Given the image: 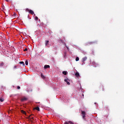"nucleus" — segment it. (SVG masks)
Here are the masks:
<instances>
[{
  "instance_id": "1",
  "label": "nucleus",
  "mask_w": 124,
  "mask_h": 124,
  "mask_svg": "<svg viewBox=\"0 0 124 124\" xmlns=\"http://www.w3.org/2000/svg\"><path fill=\"white\" fill-rule=\"evenodd\" d=\"M81 116L82 117V118L85 120V118H86V112L81 110Z\"/></svg>"
},
{
  "instance_id": "2",
  "label": "nucleus",
  "mask_w": 124,
  "mask_h": 124,
  "mask_svg": "<svg viewBox=\"0 0 124 124\" xmlns=\"http://www.w3.org/2000/svg\"><path fill=\"white\" fill-rule=\"evenodd\" d=\"M64 124H73V122H71V121H69V122H66V121H65V122H64Z\"/></svg>"
},
{
  "instance_id": "3",
  "label": "nucleus",
  "mask_w": 124,
  "mask_h": 124,
  "mask_svg": "<svg viewBox=\"0 0 124 124\" xmlns=\"http://www.w3.org/2000/svg\"><path fill=\"white\" fill-rule=\"evenodd\" d=\"M45 45L46 46L49 47V41L48 40H46V43H45Z\"/></svg>"
},
{
  "instance_id": "4",
  "label": "nucleus",
  "mask_w": 124,
  "mask_h": 124,
  "mask_svg": "<svg viewBox=\"0 0 124 124\" xmlns=\"http://www.w3.org/2000/svg\"><path fill=\"white\" fill-rule=\"evenodd\" d=\"M93 43H95V42H90L87 43L86 44V46H88V45H91V44H93Z\"/></svg>"
},
{
  "instance_id": "5",
  "label": "nucleus",
  "mask_w": 124,
  "mask_h": 124,
  "mask_svg": "<svg viewBox=\"0 0 124 124\" xmlns=\"http://www.w3.org/2000/svg\"><path fill=\"white\" fill-rule=\"evenodd\" d=\"M87 59H88V58L87 57H85L84 58H82V62H86V60Z\"/></svg>"
},
{
  "instance_id": "6",
  "label": "nucleus",
  "mask_w": 124,
  "mask_h": 124,
  "mask_svg": "<svg viewBox=\"0 0 124 124\" xmlns=\"http://www.w3.org/2000/svg\"><path fill=\"white\" fill-rule=\"evenodd\" d=\"M75 75L77 77V78H78L80 77V74L78 73V72H77L76 73Z\"/></svg>"
},
{
  "instance_id": "7",
  "label": "nucleus",
  "mask_w": 124,
  "mask_h": 124,
  "mask_svg": "<svg viewBox=\"0 0 124 124\" xmlns=\"http://www.w3.org/2000/svg\"><path fill=\"white\" fill-rule=\"evenodd\" d=\"M44 68H45V69H46L47 68H50V65H45L44 66Z\"/></svg>"
},
{
  "instance_id": "8",
  "label": "nucleus",
  "mask_w": 124,
  "mask_h": 124,
  "mask_svg": "<svg viewBox=\"0 0 124 124\" xmlns=\"http://www.w3.org/2000/svg\"><path fill=\"white\" fill-rule=\"evenodd\" d=\"M33 110H37V111H40V109L39 108V107H37L36 108H34Z\"/></svg>"
},
{
  "instance_id": "9",
  "label": "nucleus",
  "mask_w": 124,
  "mask_h": 124,
  "mask_svg": "<svg viewBox=\"0 0 124 124\" xmlns=\"http://www.w3.org/2000/svg\"><path fill=\"white\" fill-rule=\"evenodd\" d=\"M29 13H30V14H31V15H33V14H34V12H33V11L31 10H30L29 11Z\"/></svg>"
},
{
  "instance_id": "10",
  "label": "nucleus",
  "mask_w": 124,
  "mask_h": 124,
  "mask_svg": "<svg viewBox=\"0 0 124 124\" xmlns=\"http://www.w3.org/2000/svg\"><path fill=\"white\" fill-rule=\"evenodd\" d=\"M64 81L66 82V83H67V85H70V82H69L67 79H65Z\"/></svg>"
},
{
  "instance_id": "11",
  "label": "nucleus",
  "mask_w": 124,
  "mask_h": 124,
  "mask_svg": "<svg viewBox=\"0 0 124 124\" xmlns=\"http://www.w3.org/2000/svg\"><path fill=\"white\" fill-rule=\"evenodd\" d=\"M28 99L26 97H23L21 99V101H26Z\"/></svg>"
},
{
  "instance_id": "12",
  "label": "nucleus",
  "mask_w": 124,
  "mask_h": 124,
  "mask_svg": "<svg viewBox=\"0 0 124 124\" xmlns=\"http://www.w3.org/2000/svg\"><path fill=\"white\" fill-rule=\"evenodd\" d=\"M41 78H42V79H45V76H44V75H43V73L41 74Z\"/></svg>"
},
{
  "instance_id": "13",
  "label": "nucleus",
  "mask_w": 124,
  "mask_h": 124,
  "mask_svg": "<svg viewBox=\"0 0 124 124\" xmlns=\"http://www.w3.org/2000/svg\"><path fill=\"white\" fill-rule=\"evenodd\" d=\"M4 65V63L3 62H1V63H0V66H3Z\"/></svg>"
},
{
  "instance_id": "14",
  "label": "nucleus",
  "mask_w": 124,
  "mask_h": 124,
  "mask_svg": "<svg viewBox=\"0 0 124 124\" xmlns=\"http://www.w3.org/2000/svg\"><path fill=\"white\" fill-rule=\"evenodd\" d=\"M19 63L20 64H23V66H25V63L24 62H19Z\"/></svg>"
},
{
  "instance_id": "15",
  "label": "nucleus",
  "mask_w": 124,
  "mask_h": 124,
  "mask_svg": "<svg viewBox=\"0 0 124 124\" xmlns=\"http://www.w3.org/2000/svg\"><path fill=\"white\" fill-rule=\"evenodd\" d=\"M0 101H1V102H3V101H4V99L0 98Z\"/></svg>"
},
{
  "instance_id": "16",
  "label": "nucleus",
  "mask_w": 124,
  "mask_h": 124,
  "mask_svg": "<svg viewBox=\"0 0 124 124\" xmlns=\"http://www.w3.org/2000/svg\"><path fill=\"white\" fill-rule=\"evenodd\" d=\"M67 73V72L66 71L62 72V74H63L64 75H66Z\"/></svg>"
},
{
  "instance_id": "17",
  "label": "nucleus",
  "mask_w": 124,
  "mask_h": 124,
  "mask_svg": "<svg viewBox=\"0 0 124 124\" xmlns=\"http://www.w3.org/2000/svg\"><path fill=\"white\" fill-rule=\"evenodd\" d=\"M25 64L26 65H28L29 64V62L28 61V60H26L25 61Z\"/></svg>"
},
{
  "instance_id": "18",
  "label": "nucleus",
  "mask_w": 124,
  "mask_h": 124,
  "mask_svg": "<svg viewBox=\"0 0 124 124\" xmlns=\"http://www.w3.org/2000/svg\"><path fill=\"white\" fill-rule=\"evenodd\" d=\"M100 89H102V91H104V88H103V86H100Z\"/></svg>"
},
{
  "instance_id": "19",
  "label": "nucleus",
  "mask_w": 124,
  "mask_h": 124,
  "mask_svg": "<svg viewBox=\"0 0 124 124\" xmlns=\"http://www.w3.org/2000/svg\"><path fill=\"white\" fill-rule=\"evenodd\" d=\"M21 113H22V114H26V111H25L23 110H21Z\"/></svg>"
},
{
  "instance_id": "20",
  "label": "nucleus",
  "mask_w": 124,
  "mask_h": 124,
  "mask_svg": "<svg viewBox=\"0 0 124 124\" xmlns=\"http://www.w3.org/2000/svg\"><path fill=\"white\" fill-rule=\"evenodd\" d=\"M76 62H78V61H79V57H77L76 58Z\"/></svg>"
},
{
  "instance_id": "21",
  "label": "nucleus",
  "mask_w": 124,
  "mask_h": 124,
  "mask_svg": "<svg viewBox=\"0 0 124 124\" xmlns=\"http://www.w3.org/2000/svg\"><path fill=\"white\" fill-rule=\"evenodd\" d=\"M93 65H97V64H96L95 62H93Z\"/></svg>"
},
{
  "instance_id": "22",
  "label": "nucleus",
  "mask_w": 124,
  "mask_h": 124,
  "mask_svg": "<svg viewBox=\"0 0 124 124\" xmlns=\"http://www.w3.org/2000/svg\"><path fill=\"white\" fill-rule=\"evenodd\" d=\"M35 20H36V21H37L38 20V17L37 16H35Z\"/></svg>"
},
{
  "instance_id": "23",
  "label": "nucleus",
  "mask_w": 124,
  "mask_h": 124,
  "mask_svg": "<svg viewBox=\"0 0 124 124\" xmlns=\"http://www.w3.org/2000/svg\"><path fill=\"white\" fill-rule=\"evenodd\" d=\"M26 11H28V12H30V11L31 10H30V9H29L28 8H27V9H26Z\"/></svg>"
},
{
  "instance_id": "24",
  "label": "nucleus",
  "mask_w": 124,
  "mask_h": 124,
  "mask_svg": "<svg viewBox=\"0 0 124 124\" xmlns=\"http://www.w3.org/2000/svg\"><path fill=\"white\" fill-rule=\"evenodd\" d=\"M21 88L20 87V86H18L17 87V90H20Z\"/></svg>"
},
{
  "instance_id": "25",
  "label": "nucleus",
  "mask_w": 124,
  "mask_h": 124,
  "mask_svg": "<svg viewBox=\"0 0 124 124\" xmlns=\"http://www.w3.org/2000/svg\"><path fill=\"white\" fill-rule=\"evenodd\" d=\"M30 119H31L32 121H33V117L31 118V116H30Z\"/></svg>"
},
{
  "instance_id": "26",
  "label": "nucleus",
  "mask_w": 124,
  "mask_h": 124,
  "mask_svg": "<svg viewBox=\"0 0 124 124\" xmlns=\"http://www.w3.org/2000/svg\"><path fill=\"white\" fill-rule=\"evenodd\" d=\"M65 47H66L67 50H68L69 48H68V47L67 46H66V45H65Z\"/></svg>"
},
{
  "instance_id": "27",
  "label": "nucleus",
  "mask_w": 124,
  "mask_h": 124,
  "mask_svg": "<svg viewBox=\"0 0 124 124\" xmlns=\"http://www.w3.org/2000/svg\"><path fill=\"white\" fill-rule=\"evenodd\" d=\"M24 51H28V48H26L25 49H24Z\"/></svg>"
},
{
  "instance_id": "28",
  "label": "nucleus",
  "mask_w": 124,
  "mask_h": 124,
  "mask_svg": "<svg viewBox=\"0 0 124 124\" xmlns=\"http://www.w3.org/2000/svg\"><path fill=\"white\" fill-rule=\"evenodd\" d=\"M14 15L15 16L16 15V13H14Z\"/></svg>"
},
{
  "instance_id": "29",
  "label": "nucleus",
  "mask_w": 124,
  "mask_h": 124,
  "mask_svg": "<svg viewBox=\"0 0 124 124\" xmlns=\"http://www.w3.org/2000/svg\"><path fill=\"white\" fill-rule=\"evenodd\" d=\"M54 50H57V48H55Z\"/></svg>"
},
{
  "instance_id": "30",
  "label": "nucleus",
  "mask_w": 124,
  "mask_h": 124,
  "mask_svg": "<svg viewBox=\"0 0 124 124\" xmlns=\"http://www.w3.org/2000/svg\"><path fill=\"white\" fill-rule=\"evenodd\" d=\"M6 0V1L8 2V0Z\"/></svg>"
},
{
  "instance_id": "31",
  "label": "nucleus",
  "mask_w": 124,
  "mask_h": 124,
  "mask_svg": "<svg viewBox=\"0 0 124 124\" xmlns=\"http://www.w3.org/2000/svg\"><path fill=\"white\" fill-rule=\"evenodd\" d=\"M83 96H84V94H82Z\"/></svg>"
}]
</instances>
